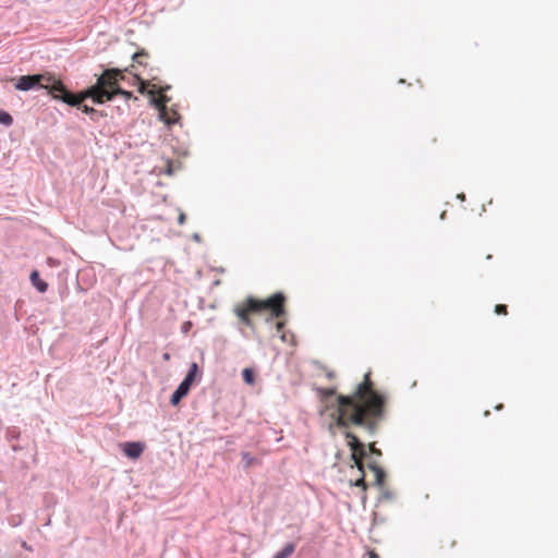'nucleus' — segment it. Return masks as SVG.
<instances>
[{
    "instance_id": "nucleus-6",
    "label": "nucleus",
    "mask_w": 558,
    "mask_h": 558,
    "mask_svg": "<svg viewBox=\"0 0 558 558\" xmlns=\"http://www.w3.org/2000/svg\"><path fill=\"white\" fill-rule=\"evenodd\" d=\"M163 88H156V85H151V88L148 90V94L153 97L151 101L155 105V107L159 111L160 119L168 125L174 124L179 121L180 116L178 111L170 110L167 107V102L169 101V98L162 94Z\"/></svg>"
},
{
    "instance_id": "nucleus-3",
    "label": "nucleus",
    "mask_w": 558,
    "mask_h": 558,
    "mask_svg": "<svg viewBox=\"0 0 558 558\" xmlns=\"http://www.w3.org/2000/svg\"><path fill=\"white\" fill-rule=\"evenodd\" d=\"M123 78L122 71L119 69H108L98 78L97 83L85 89L86 99L90 98L96 104H104L116 96V89L119 86V80Z\"/></svg>"
},
{
    "instance_id": "nucleus-2",
    "label": "nucleus",
    "mask_w": 558,
    "mask_h": 558,
    "mask_svg": "<svg viewBox=\"0 0 558 558\" xmlns=\"http://www.w3.org/2000/svg\"><path fill=\"white\" fill-rule=\"evenodd\" d=\"M286 298L282 293H275L266 300H258L253 296L246 298L242 303L234 306V314L246 327L253 329V314L269 312L272 317H280L284 314Z\"/></svg>"
},
{
    "instance_id": "nucleus-12",
    "label": "nucleus",
    "mask_w": 558,
    "mask_h": 558,
    "mask_svg": "<svg viewBox=\"0 0 558 558\" xmlns=\"http://www.w3.org/2000/svg\"><path fill=\"white\" fill-rule=\"evenodd\" d=\"M368 468L375 474V484L378 485V486H381L383 483H384V480H385V472H384V470L376 462L369 463Z\"/></svg>"
},
{
    "instance_id": "nucleus-20",
    "label": "nucleus",
    "mask_w": 558,
    "mask_h": 558,
    "mask_svg": "<svg viewBox=\"0 0 558 558\" xmlns=\"http://www.w3.org/2000/svg\"><path fill=\"white\" fill-rule=\"evenodd\" d=\"M495 313L498 315H507V313H508L507 306L504 304H497L495 306Z\"/></svg>"
},
{
    "instance_id": "nucleus-4",
    "label": "nucleus",
    "mask_w": 558,
    "mask_h": 558,
    "mask_svg": "<svg viewBox=\"0 0 558 558\" xmlns=\"http://www.w3.org/2000/svg\"><path fill=\"white\" fill-rule=\"evenodd\" d=\"M344 437L348 440V446L351 450V460L353 461L352 469H356V477L350 480L351 485L361 487L366 492L367 485L365 482V471L363 460L367 456L366 447L352 432H345Z\"/></svg>"
},
{
    "instance_id": "nucleus-10",
    "label": "nucleus",
    "mask_w": 558,
    "mask_h": 558,
    "mask_svg": "<svg viewBox=\"0 0 558 558\" xmlns=\"http://www.w3.org/2000/svg\"><path fill=\"white\" fill-rule=\"evenodd\" d=\"M241 459H242L243 468L245 470H248L255 465H262V460L259 458L252 456L247 451L241 452Z\"/></svg>"
},
{
    "instance_id": "nucleus-14",
    "label": "nucleus",
    "mask_w": 558,
    "mask_h": 558,
    "mask_svg": "<svg viewBox=\"0 0 558 558\" xmlns=\"http://www.w3.org/2000/svg\"><path fill=\"white\" fill-rule=\"evenodd\" d=\"M148 58V53L144 50L137 51L133 54L132 59L134 63L140 65H146V59Z\"/></svg>"
},
{
    "instance_id": "nucleus-18",
    "label": "nucleus",
    "mask_w": 558,
    "mask_h": 558,
    "mask_svg": "<svg viewBox=\"0 0 558 558\" xmlns=\"http://www.w3.org/2000/svg\"><path fill=\"white\" fill-rule=\"evenodd\" d=\"M135 77L138 82V92L141 94H144L146 92V86L149 85V83H147L146 81L142 80L138 75L135 74Z\"/></svg>"
},
{
    "instance_id": "nucleus-17",
    "label": "nucleus",
    "mask_w": 558,
    "mask_h": 558,
    "mask_svg": "<svg viewBox=\"0 0 558 558\" xmlns=\"http://www.w3.org/2000/svg\"><path fill=\"white\" fill-rule=\"evenodd\" d=\"M12 122H13V119L9 113L0 112V123H2L4 125H10V124H12Z\"/></svg>"
},
{
    "instance_id": "nucleus-13",
    "label": "nucleus",
    "mask_w": 558,
    "mask_h": 558,
    "mask_svg": "<svg viewBox=\"0 0 558 558\" xmlns=\"http://www.w3.org/2000/svg\"><path fill=\"white\" fill-rule=\"evenodd\" d=\"M295 550V544L294 543H288L283 546L281 550L276 553L272 558H289L293 555Z\"/></svg>"
},
{
    "instance_id": "nucleus-7",
    "label": "nucleus",
    "mask_w": 558,
    "mask_h": 558,
    "mask_svg": "<svg viewBox=\"0 0 558 558\" xmlns=\"http://www.w3.org/2000/svg\"><path fill=\"white\" fill-rule=\"evenodd\" d=\"M198 372L199 371L197 363H192L185 378L179 385L177 390L172 393L171 404L177 405L181 401V399L189 393L192 384L195 381L198 375Z\"/></svg>"
},
{
    "instance_id": "nucleus-1",
    "label": "nucleus",
    "mask_w": 558,
    "mask_h": 558,
    "mask_svg": "<svg viewBox=\"0 0 558 558\" xmlns=\"http://www.w3.org/2000/svg\"><path fill=\"white\" fill-rule=\"evenodd\" d=\"M385 405V397L374 389L371 373H366L352 395L337 397L331 416L340 428L355 426L373 435L384 418Z\"/></svg>"
},
{
    "instance_id": "nucleus-9",
    "label": "nucleus",
    "mask_w": 558,
    "mask_h": 558,
    "mask_svg": "<svg viewBox=\"0 0 558 558\" xmlns=\"http://www.w3.org/2000/svg\"><path fill=\"white\" fill-rule=\"evenodd\" d=\"M144 444L136 441L124 442L122 445V450L124 454L131 459L140 458L144 451Z\"/></svg>"
},
{
    "instance_id": "nucleus-26",
    "label": "nucleus",
    "mask_w": 558,
    "mask_h": 558,
    "mask_svg": "<svg viewBox=\"0 0 558 558\" xmlns=\"http://www.w3.org/2000/svg\"><path fill=\"white\" fill-rule=\"evenodd\" d=\"M368 557L369 558H379V556L374 550L368 551Z\"/></svg>"
},
{
    "instance_id": "nucleus-24",
    "label": "nucleus",
    "mask_w": 558,
    "mask_h": 558,
    "mask_svg": "<svg viewBox=\"0 0 558 558\" xmlns=\"http://www.w3.org/2000/svg\"><path fill=\"white\" fill-rule=\"evenodd\" d=\"M185 220H186V216H185V214L181 213V214L179 215V218H178V222H179V225H183V223L185 222Z\"/></svg>"
},
{
    "instance_id": "nucleus-19",
    "label": "nucleus",
    "mask_w": 558,
    "mask_h": 558,
    "mask_svg": "<svg viewBox=\"0 0 558 558\" xmlns=\"http://www.w3.org/2000/svg\"><path fill=\"white\" fill-rule=\"evenodd\" d=\"M454 546H456V541L449 539V538L442 539L441 545H440V547L444 549H450V548H453Z\"/></svg>"
},
{
    "instance_id": "nucleus-27",
    "label": "nucleus",
    "mask_w": 558,
    "mask_h": 558,
    "mask_svg": "<svg viewBox=\"0 0 558 558\" xmlns=\"http://www.w3.org/2000/svg\"><path fill=\"white\" fill-rule=\"evenodd\" d=\"M327 376H328V378H332V377H333V373H332V372H329V373L327 374Z\"/></svg>"
},
{
    "instance_id": "nucleus-28",
    "label": "nucleus",
    "mask_w": 558,
    "mask_h": 558,
    "mask_svg": "<svg viewBox=\"0 0 558 558\" xmlns=\"http://www.w3.org/2000/svg\"><path fill=\"white\" fill-rule=\"evenodd\" d=\"M169 357H170V356H169V354H168V353H165V354H163V359H165V360H169Z\"/></svg>"
},
{
    "instance_id": "nucleus-22",
    "label": "nucleus",
    "mask_w": 558,
    "mask_h": 558,
    "mask_svg": "<svg viewBox=\"0 0 558 558\" xmlns=\"http://www.w3.org/2000/svg\"><path fill=\"white\" fill-rule=\"evenodd\" d=\"M84 113L90 114L95 113L96 110L87 105H82V102L77 106Z\"/></svg>"
},
{
    "instance_id": "nucleus-8",
    "label": "nucleus",
    "mask_w": 558,
    "mask_h": 558,
    "mask_svg": "<svg viewBox=\"0 0 558 558\" xmlns=\"http://www.w3.org/2000/svg\"><path fill=\"white\" fill-rule=\"evenodd\" d=\"M50 73L22 75L15 82V88L19 90H29L36 87L44 88L45 82H49Z\"/></svg>"
},
{
    "instance_id": "nucleus-5",
    "label": "nucleus",
    "mask_w": 558,
    "mask_h": 558,
    "mask_svg": "<svg viewBox=\"0 0 558 558\" xmlns=\"http://www.w3.org/2000/svg\"><path fill=\"white\" fill-rule=\"evenodd\" d=\"M44 88L48 89L53 99L61 100L70 106H78L86 99L85 90L80 92L78 94L70 93L61 80L56 78V76L51 73L50 80L49 82H45Z\"/></svg>"
},
{
    "instance_id": "nucleus-25",
    "label": "nucleus",
    "mask_w": 558,
    "mask_h": 558,
    "mask_svg": "<svg viewBox=\"0 0 558 558\" xmlns=\"http://www.w3.org/2000/svg\"><path fill=\"white\" fill-rule=\"evenodd\" d=\"M283 327H284V323L283 322H278L276 324V329H277L278 332H280L283 329Z\"/></svg>"
},
{
    "instance_id": "nucleus-21",
    "label": "nucleus",
    "mask_w": 558,
    "mask_h": 558,
    "mask_svg": "<svg viewBox=\"0 0 558 558\" xmlns=\"http://www.w3.org/2000/svg\"><path fill=\"white\" fill-rule=\"evenodd\" d=\"M368 451L377 457L381 456L380 449L376 448L375 442H371L368 445Z\"/></svg>"
},
{
    "instance_id": "nucleus-16",
    "label": "nucleus",
    "mask_w": 558,
    "mask_h": 558,
    "mask_svg": "<svg viewBox=\"0 0 558 558\" xmlns=\"http://www.w3.org/2000/svg\"><path fill=\"white\" fill-rule=\"evenodd\" d=\"M317 391L320 395L323 401H327L329 397L336 395L335 388H318Z\"/></svg>"
},
{
    "instance_id": "nucleus-23",
    "label": "nucleus",
    "mask_w": 558,
    "mask_h": 558,
    "mask_svg": "<svg viewBox=\"0 0 558 558\" xmlns=\"http://www.w3.org/2000/svg\"><path fill=\"white\" fill-rule=\"evenodd\" d=\"M116 95H122L126 99H130L132 97V93L131 92L124 90L121 87L116 89Z\"/></svg>"
},
{
    "instance_id": "nucleus-29",
    "label": "nucleus",
    "mask_w": 558,
    "mask_h": 558,
    "mask_svg": "<svg viewBox=\"0 0 558 558\" xmlns=\"http://www.w3.org/2000/svg\"><path fill=\"white\" fill-rule=\"evenodd\" d=\"M502 408V404H499L498 407H496L497 410H500Z\"/></svg>"
},
{
    "instance_id": "nucleus-11",
    "label": "nucleus",
    "mask_w": 558,
    "mask_h": 558,
    "mask_svg": "<svg viewBox=\"0 0 558 558\" xmlns=\"http://www.w3.org/2000/svg\"><path fill=\"white\" fill-rule=\"evenodd\" d=\"M31 282L32 284L41 293L46 292L47 289H48V284L47 282H45L40 276H39V272L37 270H33L31 272Z\"/></svg>"
},
{
    "instance_id": "nucleus-15",
    "label": "nucleus",
    "mask_w": 558,
    "mask_h": 558,
    "mask_svg": "<svg viewBox=\"0 0 558 558\" xmlns=\"http://www.w3.org/2000/svg\"><path fill=\"white\" fill-rule=\"evenodd\" d=\"M243 380L247 385H253L255 383V375L252 368H244L242 372Z\"/></svg>"
}]
</instances>
